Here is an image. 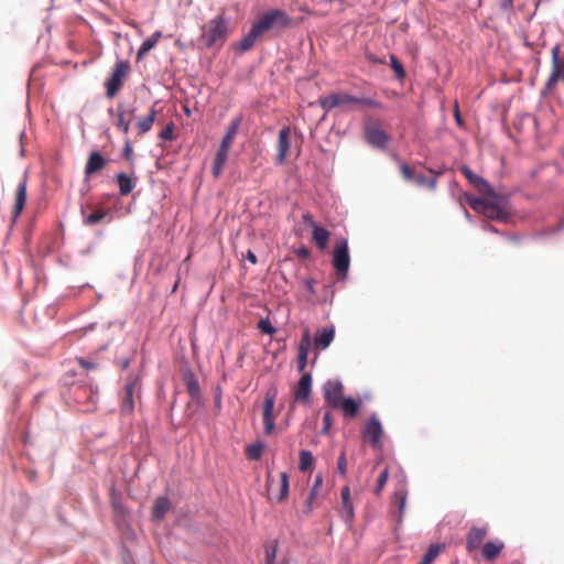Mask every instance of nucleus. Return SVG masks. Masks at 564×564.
I'll list each match as a JSON object with an SVG mask.
<instances>
[{
    "label": "nucleus",
    "mask_w": 564,
    "mask_h": 564,
    "mask_svg": "<svg viewBox=\"0 0 564 564\" xmlns=\"http://www.w3.org/2000/svg\"><path fill=\"white\" fill-rule=\"evenodd\" d=\"M501 8L503 10H508L510 8H512L513 6V0H501V3H500Z\"/></svg>",
    "instance_id": "obj_59"
},
{
    "label": "nucleus",
    "mask_w": 564,
    "mask_h": 564,
    "mask_svg": "<svg viewBox=\"0 0 564 564\" xmlns=\"http://www.w3.org/2000/svg\"><path fill=\"white\" fill-rule=\"evenodd\" d=\"M162 33L160 31L154 32L149 39L143 41L137 53V59L140 61L160 41Z\"/></svg>",
    "instance_id": "obj_30"
},
{
    "label": "nucleus",
    "mask_w": 564,
    "mask_h": 564,
    "mask_svg": "<svg viewBox=\"0 0 564 564\" xmlns=\"http://www.w3.org/2000/svg\"><path fill=\"white\" fill-rule=\"evenodd\" d=\"M281 564H289V563H288V561L284 560Z\"/></svg>",
    "instance_id": "obj_61"
},
{
    "label": "nucleus",
    "mask_w": 564,
    "mask_h": 564,
    "mask_svg": "<svg viewBox=\"0 0 564 564\" xmlns=\"http://www.w3.org/2000/svg\"><path fill=\"white\" fill-rule=\"evenodd\" d=\"M388 479H389V468H388V467H384V468L380 471V474H379V476H378V478H377L376 487L373 488V494H375L376 496H380V495H381V492H382V490H383V488H384V486H386V484H387Z\"/></svg>",
    "instance_id": "obj_37"
},
{
    "label": "nucleus",
    "mask_w": 564,
    "mask_h": 564,
    "mask_svg": "<svg viewBox=\"0 0 564 564\" xmlns=\"http://www.w3.org/2000/svg\"><path fill=\"white\" fill-rule=\"evenodd\" d=\"M322 485H323V475L322 474H317L315 476V479H314V484H313V487L311 488V491L304 502V506H303V509H302V512L303 514L305 516H311L313 510L316 508V503H315V500L318 496V492L322 488Z\"/></svg>",
    "instance_id": "obj_16"
},
{
    "label": "nucleus",
    "mask_w": 564,
    "mask_h": 564,
    "mask_svg": "<svg viewBox=\"0 0 564 564\" xmlns=\"http://www.w3.org/2000/svg\"><path fill=\"white\" fill-rule=\"evenodd\" d=\"M82 214L84 216V224L88 226H94L100 223L107 216V213L104 209H96L88 216H85V210L82 209Z\"/></svg>",
    "instance_id": "obj_36"
},
{
    "label": "nucleus",
    "mask_w": 564,
    "mask_h": 564,
    "mask_svg": "<svg viewBox=\"0 0 564 564\" xmlns=\"http://www.w3.org/2000/svg\"><path fill=\"white\" fill-rule=\"evenodd\" d=\"M26 202V177L24 176L19 183L15 191L13 219H17L22 213Z\"/></svg>",
    "instance_id": "obj_20"
},
{
    "label": "nucleus",
    "mask_w": 564,
    "mask_h": 564,
    "mask_svg": "<svg viewBox=\"0 0 564 564\" xmlns=\"http://www.w3.org/2000/svg\"><path fill=\"white\" fill-rule=\"evenodd\" d=\"M117 182L122 196L129 195L134 188V182L124 173L117 174Z\"/></svg>",
    "instance_id": "obj_33"
},
{
    "label": "nucleus",
    "mask_w": 564,
    "mask_h": 564,
    "mask_svg": "<svg viewBox=\"0 0 564 564\" xmlns=\"http://www.w3.org/2000/svg\"><path fill=\"white\" fill-rule=\"evenodd\" d=\"M341 497V509H340V516L348 522H350L354 519V506L350 500V490L349 487L345 486L341 489L340 492Z\"/></svg>",
    "instance_id": "obj_23"
},
{
    "label": "nucleus",
    "mask_w": 564,
    "mask_h": 564,
    "mask_svg": "<svg viewBox=\"0 0 564 564\" xmlns=\"http://www.w3.org/2000/svg\"><path fill=\"white\" fill-rule=\"evenodd\" d=\"M484 195L486 196L484 198L466 196V202L474 212L482 214L489 219L506 221L509 218L507 199L494 189L492 194Z\"/></svg>",
    "instance_id": "obj_1"
},
{
    "label": "nucleus",
    "mask_w": 564,
    "mask_h": 564,
    "mask_svg": "<svg viewBox=\"0 0 564 564\" xmlns=\"http://www.w3.org/2000/svg\"><path fill=\"white\" fill-rule=\"evenodd\" d=\"M107 161L99 152H93L86 162L85 165V176L89 177L90 175L101 171Z\"/></svg>",
    "instance_id": "obj_21"
},
{
    "label": "nucleus",
    "mask_w": 564,
    "mask_h": 564,
    "mask_svg": "<svg viewBox=\"0 0 564 564\" xmlns=\"http://www.w3.org/2000/svg\"><path fill=\"white\" fill-rule=\"evenodd\" d=\"M184 381H185L186 390H187L188 394L193 399L198 398L199 393H200V389H199V383H198L197 379L195 378V376L192 372H187L184 377Z\"/></svg>",
    "instance_id": "obj_35"
},
{
    "label": "nucleus",
    "mask_w": 564,
    "mask_h": 564,
    "mask_svg": "<svg viewBox=\"0 0 564 564\" xmlns=\"http://www.w3.org/2000/svg\"><path fill=\"white\" fill-rule=\"evenodd\" d=\"M290 138H291L290 127H283L279 132V139H278V156H276L278 164H283L286 156L289 155L290 148H291Z\"/></svg>",
    "instance_id": "obj_15"
},
{
    "label": "nucleus",
    "mask_w": 564,
    "mask_h": 564,
    "mask_svg": "<svg viewBox=\"0 0 564 564\" xmlns=\"http://www.w3.org/2000/svg\"><path fill=\"white\" fill-rule=\"evenodd\" d=\"M240 123H241L240 117L235 118L230 122V124L228 126L227 131H226L225 135L223 137L221 142L219 144L220 149H225V150H229V151L231 150V147H232L235 138L238 133Z\"/></svg>",
    "instance_id": "obj_22"
},
{
    "label": "nucleus",
    "mask_w": 564,
    "mask_h": 564,
    "mask_svg": "<svg viewBox=\"0 0 564 564\" xmlns=\"http://www.w3.org/2000/svg\"><path fill=\"white\" fill-rule=\"evenodd\" d=\"M312 389V377L310 373H304L297 382L294 391L295 401L307 402L310 400Z\"/></svg>",
    "instance_id": "obj_19"
},
{
    "label": "nucleus",
    "mask_w": 564,
    "mask_h": 564,
    "mask_svg": "<svg viewBox=\"0 0 564 564\" xmlns=\"http://www.w3.org/2000/svg\"><path fill=\"white\" fill-rule=\"evenodd\" d=\"M311 344H312V339H311L310 330L305 329L302 335L300 345H299V351L308 352Z\"/></svg>",
    "instance_id": "obj_41"
},
{
    "label": "nucleus",
    "mask_w": 564,
    "mask_h": 564,
    "mask_svg": "<svg viewBox=\"0 0 564 564\" xmlns=\"http://www.w3.org/2000/svg\"><path fill=\"white\" fill-rule=\"evenodd\" d=\"M332 263L337 279L344 281L347 278L350 265L349 248L346 238L340 237L336 239L333 249Z\"/></svg>",
    "instance_id": "obj_5"
},
{
    "label": "nucleus",
    "mask_w": 564,
    "mask_h": 564,
    "mask_svg": "<svg viewBox=\"0 0 564 564\" xmlns=\"http://www.w3.org/2000/svg\"><path fill=\"white\" fill-rule=\"evenodd\" d=\"M323 392L326 403L333 409L344 399V386L338 380H328L323 387Z\"/></svg>",
    "instance_id": "obj_12"
},
{
    "label": "nucleus",
    "mask_w": 564,
    "mask_h": 564,
    "mask_svg": "<svg viewBox=\"0 0 564 564\" xmlns=\"http://www.w3.org/2000/svg\"><path fill=\"white\" fill-rule=\"evenodd\" d=\"M174 129H175V126H174V122H170L165 126V128L160 132L159 137L163 140H167V141H172L175 139V135H174Z\"/></svg>",
    "instance_id": "obj_42"
},
{
    "label": "nucleus",
    "mask_w": 564,
    "mask_h": 564,
    "mask_svg": "<svg viewBox=\"0 0 564 564\" xmlns=\"http://www.w3.org/2000/svg\"><path fill=\"white\" fill-rule=\"evenodd\" d=\"M128 365H129V362H128V361L123 362V367H124V368H127V367H128Z\"/></svg>",
    "instance_id": "obj_60"
},
{
    "label": "nucleus",
    "mask_w": 564,
    "mask_h": 564,
    "mask_svg": "<svg viewBox=\"0 0 564 564\" xmlns=\"http://www.w3.org/2000/svg\"><path fill=\"white\" fill-rule=\"evenodd\" d=\"M318 102L322 109H324L325 111H330L336 107L351 105H362L371 108H381V104L375 99L355 97L347 93H334L328 96L321 97Z\"/></svg>",
    "instance_id": "obj_3"
},
{
    "label": "nucleus",
    "mask_w": 564,
    "mask_h": 564,
    "mask_svg": "<svg viewBox=\"0 0 564 564\" xmlns=\"http://www.w3.org/2000/svg\"><path fill=\"white\" fill-rule=\"evenodd\" d=\"M337 469L341 476H345L347 473V459L344 452L338 457Z\"/></svg>",
    "instance_id": "obj_50"
},
{
    "label": "nucleus",
    "mask_w": 564,
    "mask_h": 564,
    "mask_svg": "<svg viewBox=\"0 0 564 564\" xmlns=\"http://www.w3.org/2000/svg\"><path fill=\"white\" fill-rule=\"evenodd\" d=\"M262 452H263V445L258 443V444L249 445L247 447L246 455L249 459L258 460L261 458Z\"/></svg>",
    "instance_id": "obj_40"
},
{
    "label": "nucleus",
    "mask_w": 564,
    "mask_h": 564,
    "mask_svg": "<svg viewBox=\"0 0 564 564\" xmlns=\"http://www.w3.org/2000/svg\"><path fill=\"white\" fill-rule=\"evenodd\" d=\"M228 20L224 15H218L209 20L202 29V40L206 47H221L226 42L229 28Z\"/></svg>",
    "instance_id": "obj_2"
},
{
    "label": "nucleus",
    "mask_w": 564,
    "mask_h": 564,
    "mask_svg": "<svg viewBox=\"0 0 564 564\" xmlns=\"http://www.w3.org/2000/svg\"><path fill=\"white\" fill-rule=\"evenodd\" d=\"M134 116V110H124L121 106L117 107L116 127L124 134H128L130 122Z\"/></svg>",
    "instance_id": "obj_25"
},
{
    "label": "nucleus",
    "mask_w": 564,
    "mask_h": 564,
    "mask_svg": "<svg viewBox=\"0 0 564 564\" xmlns=\"http://www.w3.org/2000/svg\"><path fill=\"white\" fill-rule=\"evenodd\" d=\"M460 171L479 193L492 194V187L490 184L479 175L475 174L469 167L463 166Z\"/></svg>",
    "instance_id": "obj_18"
},
{
    "label": "nucleus",
    "mask_w": 564,
    "mask_h": 564,
    "mask_svg": "<svg viewBox=\"0 0 564 564\" xmlns=\"http://www.w3.org/2000/svg\"><path fill=\"white\" fill-rule=\"evenodd\" d=\"M400 170H401V174L403 176L404 180L406 181H414L415 178V175H414V171L412 167H410L408 164L405 163H402L401 166H400Z\"/></svg>",
    "instance_id": "obj_48"
},
{
    "label": "nucleus",
    "mask_w": 564,
    "mask_h": 564,
    "mask_svg": "<svg viewBox=\"0 0 564 564\" xmlns=\"http://www.w3.org/2000/svg\"><path fill=\"white\" fill-rule=\"evenodd\" d=\"M441 552V546L437 544H433L429 547L426 553L424 554L422 561L419 564H432L433 561L438 556Z\"/></svg>",
    "instance_id": "obj_39"
},
{
    "label": "nucleus",
    "mask_w": 564,
    "mask_h": 564,
    "mask_svg": "<svg viewBox=\"0 0 564 564\" xmlns=\"http://www.w3.org/2000/svg\"><path fill=\"white\" fill-rule=\"evenodd\" d=\"M335 409L341 410L346 417H355L359 412L360 402L352 398H344Z\"/></svg>",
    "instance_id": "obj_27"
},
{
    "label": "nucleus",
    "mask_w": 564,
    "mask_h": 564,
    "mask_svg": "<svg viewBox=\"0 0 564 564\" xmlns=\"http://www.w3.org/2000/svg\"><path fill=\"white\" fill-rule=\"evenodd\" d=\"M333 426V417L329 411H326L323 417L322 434H327Z\"/></svg>",
    "instance_id": "obj_49"
},
{
    "label": "nucleus",
    "mask_w": 564,
    "mask_h": 564,
    "mask_svg": "<svg viewBox=\"0 0 564 564\" xmlns=\"http://www.w3.org/2000/svg\"><path fill=\"white\" fill-rule=\"evenodd\" d=\"M267 487L270 495L275 497L279 502L285 501L289 496V476L281 473L275 479L271 474L267 477Z\"/></svg>",
    "instance_id": "obj_9"
},
{
    "label": "nucleus",
    "mask_w": 564,
    "mask_h": 564,
    "mask_svg": "<svg viewBox=\"0 0 564 564\" xmlns=\"http://www.w3.org/2000/svg\"><path fill=\"white\" fill-rule=\"evenodd\" d=\"M315 280L313 279H308L305 281V286H306V290L311 293V294H315Z\"/></svg>",
    "instance_id": "obj_56"
},
{
    "label": "nucleus",
    "mask_w": 564,
    "mask_h": 564,
    "mask_svg": "<svg viewBox=\"0 0 564 564\" xmlns=\"http://www.w3.org/2000/svg\"><path fill=\"white\" fill-rule=\"evenodd\" d=\"M77 362L86 370H90V369H95L97 368V365L83 358V357H79L77 358Z\"/></svg>",
    "instance_id": "obj_53"
},
{
    "label": "nucleus",
    "mask_w": 564,
    "mask_h": 564,
    "mask_svg": "<svg viewBox=\"0 0 564 564\" xmlns=\"http://www.w3.org/2000/svg\"><path fill=\"white\" fill-rule=\"evenodd\" d=\"M276 398V391L275 390H269L265 393L264 402H263V425H264V433L270 435L274 431V403Z\"/></svg>",
    "instance_id": "obj_11"
},
{
    "label": "nucleus",
    "mask_w": 564,
    "mask_h": 564,
    "mask_svg": "<svg viewBox=\"0 0 564 564\" xmlns=\"http://www.w3.org/2000/svg\"><path fill=\"white\" fill-rule=\"evenodd\" d=\"M313 455L310 451L303 449L300 452V464L299 468L302 471L307 470L313 464Z\"/></svg>",
    "instance_id": "obj_38"
},
{
    "label": "nucleus",
    "mask_w": 564,
    "mask_h": 564,
    "mask_svg": "<svg viewBox=\"0 0 564 564\" xmlns=\"http://www.w3.org/2000/svg\"><path fill=\"white\" fill-rule=\"evenodd\" d=\"M365 135L368 143L373 147L382 148L388 142V134L380 128L377 122L366 124Z\"/></svg>",
    "instance_id": "obj_14"
},
{
    "label": "nucleus",
    "mask_w": 564,
    "mask_h": 564,
    "mask_svg": "<svg viewBox=\"0 0 564 564\" xmlns=\"http://www.w3.org/2000/svg\"><path fill=\"white\" fill-rule=\"evenodd\" d=\"M329 236L328 230L318 225H314L313 240L319 250H325L327 248Z\"/></svg>",
    "instance_id": "obj_29"
},
{
    "label": "nucleus",
    "mask_w": 564,
    "mask_h": 564,
    "mask_svg": "<svg viewBox=\"0 0 564 564\" xmlns=\"http://www.w3.org/2000/svg\"><path fill=\"white\" fill-rule=\"evenodd\" d=\"M156 113H158L156 109L154 107H152L150 109L148 116L137 122V128L139 130L140 135L149 132L152 129V126L156 118Z\"/></svg>",
    "instance_id": "obj_32"
},
{
    "label": "nucleus",
    "mask_w": 564,
    "mask_h": 564,
    "mask_svg": "<svg viewBox=\"0 0 564 564\" xmlns=\"http://www.w3.org/2000/svg\"><path fill=\"white\" fill-rule=\"evenodd\" d=\"M335 336V329L333 326L325 327L321 332H317L314 337V346L316 349H326L333 341Z\"/></svg>",
    "instance_id": "obj_26"
},
{
    "label": "nucleus",
    "mask_w": 564,
    "mask_h": 564,
    "mask_svg": "<svg viewBox=\"0 0 564 564\" xmlns=\"http://www.w3.org/2000/svg\"><path fill=\"white\" fill-rule=\"evenodd\" d=\"M170 500L165 497H159L152 508V517L156 520H162L166 512L170 510Z\"/></svg>",
    "instance_id": "obj_31"
},
{
    "label": "nucleus",
    "mask_w": 564,
    "mask_h": 564,
    "mask_svg": "<svg viewBox=\"0 0 564 564\" xmlns=\"http://www.w3.org/2000/svg\"><path fill=\"white\" fill-rule=\"evenodd\" d=\"M229 153V150L218 148L212 166V174L215 178H218L223 174Z\"/></svg>",
    "instance_id": "obj_24"
},
{
    "label": "nucleus",
    "mask_w": 564,
    "mask_h": 564,
    "mask_svg": "<svg viewBox=\"0 0 564 564\" xmlns=\"http://www.w3.org/2000/svg\"><path fill=\"white\" fill-rule=\"evenodd\" d=\"M246 259L249 262H251L252 264H257V262H258V259H257L256 254L251 250L247 251Z\"/></svg>",
    "instance_id": "obj_58"
},
{
    "label": "nucleus",
    "mask_w": 564,
    "mask_h": 564,
    "mask_svg": "<svg viewBox=\"0 0 564 564\" xmlns=\"http://www.w3.org/2000/svg\"><path fill=\"white\" fill-rule=\"evenodd\" d=\"M391 61V67L395 72L398 78H403L405 76V70L400 63V61L394 57L393 55L390 57Z\"/></svg>",
    "instance_id": "obj_43"
},
{
    "label": "nucleus",
    "mask_w": 564,
    "mask_h": 564,
    "mask_svg": "<svg viewBox=\"0 0 564 564\" xmlns=\"http://www.w3.org/2000/svg\"><path fill=\"white\" fill-rule=\"evenodd\" d=\"M140 380L137 377H130L123 387L122 399H121V412L122 414H132L134 411V398L139 397L140 393Z\"/></svg>",
    "instance_id": "obj_7"
},
{
    "label": "nucleus",
    "mask_w": 564,
    "mask_h": 564,
    "mask_svg": "<svg viewBox=\"0 0 564 564\" xmlns=\"http://www.w3.org/2000/svg\"><path fill=\"white\" fill-rule=\"evenodd\" d=\"M454 116H455V120H456L457 124L463 126V119L460 117L457 102H455V106H454Z\"/></svg>",
    "instance_id": "obj_57"
},
{
    "label": "nucleus",
    "mask_w": 564,
    "mask_h": 564,
    "mask_svg": "<svg viewBox=\"0 0 564 564\" xmlns=\"http://www.w3.org/2000/svg\"><path fill=\"white\" fill-rule=\"evenodd\" d=\"M558 80L564 82V58H560V46L552 48V72L546 83V88L552 89Z\"/></svg>",
    "instance_id": "obj_13"
},
{
    "label": "nucleus",
    "mask_w": 564,
    "mask_h": 564,
    "mask_svg": "<svg viewBox=\"0 0 564 564\" xmlns=\"http://www.w3.org/2000/svg\"><path fill=\"white\" fill-rule=\"evenodd\" d=\"M122 156H123L127 161H131V160H132V156H133V150H132V147H131V143H130V141H129V140H126V142H124Z\"/></svg>",
    "instance_id": "obj_51"
},
{
    "label": "nucleus",
    "mask_w": 564,
    "mask_h": 564,
    "mask_svg": "<svg viewBox=\"0 0 564 564\" xmlns=\"http://www.w3.org/2000/svg\"><path fill=\"white\" fill-rule=\"evenodd\" d=\"M302 218L306 226L314 228V225H317L316 221L314 220L312 214H310V213L303 214Z\"/></svg>",
    "instance_id": "obj_54"
},
{
    "label": "nucleus",
    "mask_w": 564,
    "mask_h": 564,
    "mask_svg": "<svg viewBox=\"0 0 564 564\" xmlns=\"http://www.w3.org/2000/svg\"><path fill=\"white\" fill-rule=\"evenodd\" d=\"M503 543L501 541H490L482 545L481 554L485 560L492 561L495 560L503 549Z\"/></svg>",
    "instance_id": "obj_28"
},
{
    "label": "nucleus",
    "mask_w": 564,
    "mask_h": 564,
    "mask_svg": "<svg viewBox=\"0 0 564 564\" xmlns=\"http://www.w3.org/2000/svg\"><path fill=\"white\" fill-rule=\"evenodd\" d=\"M74 400L84 405L83 411H94L98 400V393L91 387L76 386L73 390Z\"/></svg>",
    "instance_id": "obj_10"
},
{
    "label": "nucleus",
    "mask_w": 564,
    "mask_h": 564,
    "mask_svg": "<svg viewBox=\"0 0 564 564\" xmlns=\"http://www.w3.org/2000/svg\"><path fill=\"white\" fill-rule=\"evenodd\" d=\"M394 499L399 503V512L400 514L403 512L406 501V494L403 490H397L394 492Z\"/></svg>",
    "instance_id": "obj_47"
},
{
    "label": "nucleus",
    "mask_w": 564,
    "mask_h": 564,
    "mask_svg": "<svg viewBox=\"0 0 564 564\" xmlns=\"http://www.w3.org/2000/svg\"><path fill=\"white\" fill-rule=\"evenodd\" d=\"M296 254H297L299 258L307 259L311 256V252H310V250L307 248L302 247V248L296 250Z\"/></svg>",
    "instance_id": "obj_55"
},
{
    "label": "nucleus",
    "mask_w": 564,
    "mask_h": 564,
    "mask_svg": "<svg viewBox=\"0 0 564 564\" xmlns=\"http://www.w3.org/2000/svg\"><path fill=\"white\" fill-rule=\"evenodd\" d=\"M415 183L420 186H429L430 188L434 189L436 186V180L435 178H426L423 175H417L414 178Z\"/></svg>",
    "instance_id": "obj_45"
},
{
    "label": "nucleus",
    "mask_w": 564,
    "mask_h": 564,
    "mask_svg": "<svg viewBox=\"0 0 564 564\" xmlns=\"http://www.w3.org/2000/svg\"><path fill=\"white\" fill-rule=\"evenodd\" d=\"M290 24V17L284 11L275 9L265 12L252 24L250 30L260 39L265 32L273 28H286Z\"/></svg>",
    "instance_id": "obj_4"
},
{
    "label": "nucleus",
    "mask_w": 564,
    "mask_h": 564,
    "mask_svg": "<svg viewBox=\"0 0 564 564\" xmlns=\"http://www.w3.org/2000/svg\"><path fill=\"white\" fill-rule=\"evenodd\" d=\"M276 549H278L276 542H274L271 546L267 547V550H265V563L267 564L275 563Z\"/></svg>",
    "instance_id": "obj_44"
},
{
    "label": "nucleus",
    "mask_w": 564,
    "mask_h": 564,
    "mask_svg": "<svg viewBox=\"0 0 564 564\" xmlns=\"http://www.w3.org/2000/svg\"><path fill=\"white\" fill-rule=\"evenodd\" d=\"M259 37L250 30L239 42L235 44V50L247 52L253 47Z\"/></svg>",
    "instance_id": "obj_34"
},
{
    "label": "nucleus",
    "mask_w": 564,
    "mask_h": 564,
    "mask_svg": "<svg viewBox=\"0 0 564 564\" xmlns=\"http://www.w3.org/2000/svg\"><path fill=\"white\" fill-rule=\"evenodd\" d=\"M307 356H308V352L299 351L297 364H299L300 371H303L305 369V367L307 365Z\"/></svg>",
    "instance_id": "obj_52"
},
{
    "label": "nucleus",
    "mask_w": 564,
    "mask_h": 564,
    "mask_svg": "<svg viewBox=\"0 0 564 564\" xmlns=\"http://www.w3.org/2000/svg\"><path fill=\"white\" fill-rule=\"evenodd\" d=\"M131 70L130 63L128 61H119L115 64V67L110 74V77L106 80V96L113 98L119 90L122 88L129 73Z\"/></svg>",
    "instance_id": "obj_6"
},
{
    "label": "nucleus",
    "mask_w": 564,
    "mask_h": 564,
    "mask_svg": "<svg viewBox=\"0 0 564 564\" xmlns=\"http://www.w3.org/2000/svg\"><path fill=\"white\" fill-rule=\"evenodd\" d=\"M383 435V429L380 420L376 414H372L365 423V429L362 431V437L366 442H368L372 447L380 448L381 437Z\"/></svg>",
    "instance_id": "obj_8"
},
{
    "label": "nucleus",
    "mask_w": 564,
    "mask_h": 564,
    "mask_svg": "<svg viewBox=\"0 0 564 564\" xmlns=\"http://www.w3.org/2000/svg\"><path fill=\"white\" fill-rule=\"evenodd\" d=\"M258 328L268 335H273L275 333V328L272 326L269 319H260L258 323Z\"/></svg>",
    "instance_id": "obj_46"
},
{
    "label": "nucleus",
    "mask_w": 564,
    "mask_h": 564,
    "mask_svg": "<svg viewBox=\"0 0 564 564\" xmlns=\"http://www.w3.org/2000/svg\"><path fill=\"white\" fill-rule=\"evenodd\" d=\"M488 533L487 527H473L466 538V549L468 552H473L480 547L482 541Z\"/></svg>",
    "instance_id": "obj_17"
}]
</instances>
